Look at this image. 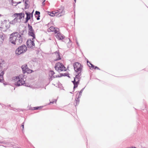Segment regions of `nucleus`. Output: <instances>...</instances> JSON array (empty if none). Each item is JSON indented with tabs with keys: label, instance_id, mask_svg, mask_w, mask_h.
I'll return each mask as SVG.
<instances>
[{
	"label": "nucleus",
	"instance_id": "8",
	"mask_svg": "<svg viewBox=\"0 0 148 148\" xmlns=\"http://www.w3.org/2000/svg\"><path fill=\"white\" fill-rule=\"evenodd\" d=\"M17 38L14 42L15 43V45H19L21 44L23 41V39L21 35V34L18 33V35L17 37Z\"/></svg>",
	"mask_w": 148,
	"mask_h": 148
},
{
	"label": "nucleus",
	"instance_id": "4",
	"mask_svg": "<svg viewBox=\"0 0 148 148\" xmlns=\"http://www.w3.org/2000/svg\"><path fill=\"white\" fill-rule=\"evenodd\" d=\"M21 69L23 74H25L26 73H30L34 71L28 67L27 65V64H25L22 65L21 66Z\"/></svg>",
	"mask_w": 148,
	"mask_h": 148
},
{
	"label": "nucleus",
	"instance_id": "43",
	"mask_svg": "<svg viewBox=\"0 0 148 148\" xmlns=\"http://www.w3.org/2000/svg\"><path fill=\"white\" fill-rule=\"evenodd\" d=\"M78 84L75 83L74 84V88H77L78 87Z\"/></svg>",
	"mask_w": 148,
	"mask_h": 148
},
{
	"label": "nucleus",
	"instance_id": "36",
	"mask_svg": "<svg viewBox=\"0 0 148 148\" xmlns=\"http://www.w3.org/2000/svg\"><path fill=\"white\" fill-rule=\"evenodd\" d=\"M17 3L16 2L14 1L13 3H12V5L13 6H16L17 5V4H16L17 3Z\"/></svg>",
	"mask_w": 148,
	"mask_h": 148
},
{
	"label": "nucleus",
	"instance_id": "23",
	"mask_svg": "<svg viewBox=\"0 0 148 148\" xmlns=\"http://www.w3.org/2000/svg\"><path fill=\"white\" fill-rule=\"evenodd\" d=\"M85 88V87H84V88H82V90L79 92V94L78 95V98H80L81 96L82 95L81 94L82 93V92L84 90V88Z\"/></svg>",
	"mask_w": 148,
	"mask_h": 148
},
{
	"label": "nucleus",
	"instance_id": "13",
	"mask_svg": "<svg viewBox=\"0 0 148 148\" xmlns=\"http://www.w3.org/2000/svg\"><path fill=\"white\" fill-rule=\"evenodd\" d=\"M4 60L1 59L0 60V72L2 70V65L4 64Z\"/></svg>",
	"mask_w": 148,
	"mask_h": 148
},
{
	"label": "nucleus",
	"instance_id": "7",
	"mask_svg": "<svg viewBox=\"0 0 148 148\" xmlns=\"http://www.w3.org/2000/svg\"><path fill=\"white\" fill-rule=\"evenodd\" d=\"M27 46L28 47H30L32 49L34 48L33 47L35 46L34 40H31V39H28L27 42Z\"/></svg>",
	"mask_w": 148,
	"mask_h": 148
},
{
	"label": "nucleus",
	"instance_id": "3",
	"mask_svg": "<svg viewBox=\"0 0 148 148\" xmlns=\"http://www.w3.org/2000/svg\"><path fill=\"white\" fill-rule=\"evenodd\" d=\"M18 35V33L17 32H13L11 34L9 38V42L12 44L15 45V43L14 42L17 38V37Z\"/></svg>",
	"mask_w": 148,
	"mask_h": 148
},
{
	"label": "nucleus",
	"instance_id": "40",
	"mask_svg": "<svg viewBox=\"0 0 148 148\" xmlns=\"http://www.w3.org/2000/svg\"><path fill=\"white\" fill-rule=\"evenodd\" d=\"M85 59L86 60V62H87V65H88V66H89V67H90V66H89V65L88 64V63L89 62V61H88V60L86 58H85Z\"/></svg>",
	"mask_w": 148,
	"mask_h": 148
},
{
	"label": "nucleus",
	"instance_id": "53",
	"mask_svg": "<svg viewBox=\"0 0 148 148\" xmlns=\"http://www.w3.org/2000/svg\"><path fill=\"white\" fill-rule=\"evenodd\" d=\"M79 82H80L79 80H78V81H76V84H78V85H79Z\"/></svg>",
	"mask_w": 148,
	"mask_h": 148
},
{
	"label": "nucleus",
	"instance_id": "15",
	"mask_svg": "<svg viewBox=\"0 0 148 148\" xmlns=\"http://www.w3.org/2000/svg\"><path fill=\"white\" fill-rule=\"evenodd\" d=\"M42 106L35 107L30 109V110H40L42 109Z\"/></svg>",
	"mask_w": 148,
	"mask_h": 148
},
{
	"label": "nucleus",
	"instance_id": "29",
	"mask_svg": "<svg viewBox=\"0 0 148 148\" xmlns=\"http://www.w3.org/2000/svg\"><path fill=\"white\" fill-rule=\"evenodd\" d=\"M60 66V65L59 64H58V62L56 63L55 65L54 68L56 70V69L58 68V66Z\"/></svg>",
	"mask_w": 148,
	"mask_h": 148
},
{
	"label": "nucleus",
	"instance_id": "62",
	"mask_svg": "<svg viewBox=\"0 0 148 148\" xmlns=\"http://www.w3.org/2000/svg\"><path fill=\"white\" fill-rule=\"evenodd\" d=\"M127 148H136L135 147H128Z\"/></svg>",
	"mask_w": 148,
	"mask_h": 148
},
{
	"label": "nucleus",
	"instance_id": "35",
	"mask_svg": "<svg viewBox=\"0 0 148 148\" xmlns=\"http://www.w3.org/2000/svg\"><path fill=\"white\" fill-rule=\"evenodd\" d=\"M50 72L51 73V76H53V75L55 73H54V71L52 70H51L50 71Z\"/></svg>",
	"mask_w": 148,
	"mask_h": 148
},
{
	"label": "nucleus",
	"instance_id": "18",
	"mask_svg": "<svg viewBox=\"0 0 148 148\" xmlns=\"http://www.w3.org/2000/svg\"><path fill=\"white\" fill-rule=\"evenodd\" d=\"M60 53H58V54L56 55V58L54 60L55 61H56L60 60L61 59V58L60 56Z\"/></svg>",
	"mask_w": 148,
	"mask_h": 148
},
{
	"label": "nucleus",
	"instance_id": "27",
	"mask_svg": "<svg viewBox=\"0 0 148 148\" xmlns=\"http://www.w3.org/2000/svg\"><path fill=\"white\" fill-rule=\"evenodd\" d=\"M29 5H28V4L27 3H25V8L24 9H26L29 8Z\"/></svg>",
	"mask_w": 148,
	"mask_h": 148
},
{
	"label": "nucleus",
	"instance_id": "61",
	"mask_svg": "<svg viewBox=\"0 0 148 148\" xmlns=\"http://www.w3.org/2000/svg\"><path fill=\"white\" fill-rule=\"evenodd\" d=\"M52 12V13L51 14V15H54V16L56 15H55V14H56L55 13H53V12Z\"/></svg>",
	"mask_w": 148,
	"mask_h": 148
},
{
	"label": "nucleus",
	"instance_id": "32",
	"mask_svg": "<svg viewBox=\"0 0 148 148\" xmlns=\"http://www.w3.org/2000/svg\"><path fill=\"white\" fill-rule=\"evenodd\" d=\"M66 73H60V77H61L62 76H66Z\"/></svg>",
	"mask_w": 148,
	"mask_h": 148
},
{
	"label": "nucleus",
	"instance_id": "52",
	"mask_svg": "<svg viewBox=\"0 0 148 148\" xmlns=\"http://www.w3.org/2000/svg\"><path fill=\"white\" fill-rule=\"evenodd\" d=\"M34 10H33L32 12L30 13L31 14V16H32V18L33 17V13H34Z\"/></svg>",
	"mask_w": 148,
	"mask_h": 148
},
{
	"label": "nucleus",
	"instance_id": "17",
	"mask_svg": "<svg viewBox=\"0 0 148 148\" xmlns=\"http://www.w3.org/2000/svg\"><path fill=\"white\" fill-rule=\"evenodd\" d=\"M27 32V30L26 29V27H25V28L23 29V30H22L19 33H20V34L21 35H23L24 33H26Z\"/></svg>",
	"mask_w": 148,
	"mask_h": 148
},
{
	"label": "nucleus",
	"instance_id": "31",
	"mask_svg": "<svg viewBox=\"0 0 148 148\" xmlns=\"http://www.w3.org/2000/svg\"><path fill=\"white\" fill-rule=\"evenodd\" d=\"M56 99H54L52 101H50L49 103V105L51 103L53 104L55 102H56Z\"/></svg>",
	"mask_w": 148,
	"mask_h": 148
},
{
	"label": "nucleus",
	"instance_id": "63",
	"mask_svg": "<svg viewBox=\"0 0 148 148\" xmlns=\"http://www.w3.org/2000/svg\"><path fill=\"white\" fill-rule=\"evenodd\" d=\"M81 76H79V77L78 79H78V80H80V79H81Z\"/></svg>",
	"mask_w": 148,
	"mask_h": 148
},
{
	"label": "nucleus",
	"instance_id": "24",
	"mask_svg": "<svg viewBox=\"0 0 148 148\" xmlns=\"http://www.w3.org/2000/svg\"><path fill=\"white\" fill-rule=\"evenodd\" d=\"M0 144H3L6 145H8L9 144V143L5 141H0Z\"/></svg>",
	"mask_w": 148,
	"mask_h": 148
},
{
	"label": "nucleus",
	"instance_id": "45",
	"mask_svg": "<svg viewBox=\"0 0 148 148\" xmlns=\"http://www.w3.org/2000/svg\"><path fill=\"white\" fill-rule=\"evenodd\" d=\"M60 53L59 52V50H58L56 51L55 52H54V53L56 55V54L57 55L58 54V53Z\"/></svg>",
	"mask_w": 148,
	"mask_h": 148
},
{
	"label": "nucleus",
	"instance_id": "34",
	"mask_svg": "<svg viewBox=\"0 0 148 148\" xmlns=\"http://www.w3.org/2000/svg\"><path fill=\"white\" fill-rule=\"evenodd\" d=\"M7 22V21L6 20H4V21H2L1 22V25H3V24H6V23Z\"/></svg>",
	"mask_w": 148,
	"mask_h": 148
},
{
	"label": "nucleus",
	"instance_id": "58",
	"mask_svg": "<svg viewBox=\"0 0 148 148\" xmlns=\"http://www.w3.org/2000/svg\"><path fill=\"white\" fill-rule=\"evenodd\" d=\"M22 13V18H24V17H25V14H24V13L22 12H21Z\"/></svg>",
	"mask_w": 148,
	"mask_h": 148
},
{
	"label": "nucleus",
	"instance_id": "11",
	"mask_svg": "<svg viewBox=\"0 0 148 148\" xmlns=\"http://www.w3.org/2000/svg\"><path fill=\"white\" fill-rule=\"evenodd\" d=\"M28 35L29 36L33 37V39L36 38L35 35L34 33V31L28 32Z\"/></svg>",
	"mask_w": 148,
	"mask_h": 148
},
{
	"label": "nucleus",
	"instance_id": "33",
	"mask_svg": "<svg viewBox=\"0 0 148 148\" xmlns=\"http://www.w3.org/2000/svg\"><path fill=\"white\" fill-rule=\"evenodd\" d=\"M29 18H28L27 17H26L25 19H26V20L25 21V22H24V23H27V22H28V21L30 19H29Z\"/></svg>",
	"mask_w": 148,
	"mask_h": 148
},
{
	"label": "nucleus",
	"instance_id": "21",
	"mask_svg": "<svg viewBox=\"0 0 148 148\" xmlns=\"http://www.w3.org/2000/svg\"><path fill=\"white\" fill-rule=\"evenodd\" d=\"M80 98H78V97L76 98L75 99V100L76 101V105H75V106L78 105L79 103V99Z\"/></svg>",
	"mask_w": 148,
	"mask_h": 148
},
{
	"label": "nucleus",
	"instance_id": "48",
	"mask_svg": "<svg viewBox=\"0 0 148 148\" xmlns=\"http://www.w3.org/2000/svg\"><path fill=\"white\" fill-rule=\"evenodd\" d=\"M18 19V18L16 16L15 18L14 19L16 23L17 21V20Z\"/></svg>",
	"mask_w": 148,
	"mask_h": 148
},
{
	"label": "nucleus",
	"instance_id": "2",
	"mask_svg": "<svg viewBox=\"0 0 148 148\" xmlns=\"http://www.w3.org/2000/svg\"><path fill=\"white\" fill-rule=\"evenodd\" d=\"M27 50V47L25 45H23L18 47L16 50L15 53L20 55L25 53Z\"/></svg>",
	"mask_w": 148,
	"mask_h": 148
},
{
	"label": "nucleus",
	"instance_id": "42",
	"mask_svg": "<svg viewBox=\"0 0 148 148\" xmlns=\"http://www.w3.org/2000/svg\"><path fill=\"white\" fill-rule=\"evenodd\" d=\"M53 78H55L56 77H60V76L59 75H58L53 76Z\"/></svg>",
	"mask_w": 148,
	"mask_h": 148
},
{
	"label": "nucleus",
	"instance_id": "30",
	"mask_svg": "<svg viewBox=\"0 0 148 148\" xmlns=\"http://www.w3.org/2000/svg\"><path fill=\"white\" fill-rule=\"evenodd\" d=\"M16 22L14 20H12L11 21H10V24L14 25L16 23Z\"/></svg>",
	"mask_w": 148,
	"mask_h": 148
},
{
	"label": "nucleus",
	"instance_id": "25",
	"mask_svg": "<svg viewBox=\"0 0 148 148\" xmlns=\"http://www.w3.org/2000/svg\"><path fill=\"white\" fill-rule=\"evenodd\" d=\"M0 28L1 29H0V30L1 31H3V32H5L7 31L6 29H5L3 27V25H1V26L0 27Z\"/></svg>",
	"mask_w": 148,
	"mask_h": 148
},
{
	"label": "nucleus",
	"instance_id": "50",
	"mask_svg": "<svg viewBox=\"0 0 148 148\" xmlns=\"http://www.w3.org/2000/svg\"><path fill=\"white\" fill-rule=\"evenodd\" d=\"M24 122H23V123L21 124V126L23 128V130L24 127Z\"/></svg>",
	"mask_w": 148,
	"mask_h": 148
},
{
	"label": "nucleus",
	"instance_id": "44",
	"mask_svg": "<svg viewBox=\"0 0 148 148\" xmlns=\"http://www.w3.org/2000/svg\"><path fill=\"white\" fill-rule=\"evenodd\" d=\"M53 76H50V78H49V81L51 82L53 79Z\"/></svg>",
	"mask_w": 148,
	"mask_h": 148
},
{
	"label": "nucleus",
	"instance_id": "47",
	"mask_svg": "<svg viewBox=\"0 0 148 148\" xmlns=\"http://www.w3.org/2000/svg\"><path fill=\"white\" fill-rule=\"evenodd\" d=\"M77 76L75 75V77L74 78L76 79V80H77V79H78L79 77V76Z\"/></svg>",
	"mask_w": 148,
	"mask_h": 148
},
{
	"label": "nucleus",
	"instance_id": "38",
	"mask_svg": "<svg viewBox=\"0 0 148 148\" xmlns=\"http://www.w3.org/2000/svg\"><path fill=\"white\" fill-rule=\"evenodd\" d=\"M4 79L3 78H1L0 77V82L3 83V82Z\"/></svg>",
	"mask_w": 148,
	"mask_h": 148
},
{
	"label": "nucleus",
	"instance_id": "9",
	"mask_svg": "<svg viewBox=\"0 0 148 148\" xmlns=\"http://www.w3.org/2000/svg\"><path fill=\"white\" fill-rule=\"evenodd\" d=\"M56 37L59 40H62L65 38V36L59 32L56 35Z\"/></svg>",
	"mask_w": 148,
	"mask_h": 148
},
{
	"label": "nucleus",
	"instance_id": "5",
	"mask_svg": "<svg viewBox=\"0 0 148 148\" xmlns=\"http://www.w3.org/2000/svg\"><path fill=\"white\" fill-rule=\"evenodd\" d=\"M64 9V7L62 6L60 9H58L56 11L55 14L57 17H60L64 14L65 12Z\"/></svg>",
	"mask_w": 148,
	"mask_h": 148
},
{
	"label": "nucleus",
	"instance_id": "64",
	"mask_svg": "<svg viewBox=\"0 0 148 148\" xmlns=\"http://www.w3.org/2000/svg\"><path fill=\"white\" fill-rule=\"evenodd\" d=\"M74 88V87L73 86V92H74L75 90V88Z\"/></svg>",
	"mask_w": 148,
	"mask_h": 148
},
{
	"label": "nucleus",
	"instance_id": "19",
	"mask_svg": "<svg viewBox=\"0 0 148 148\" xmlns=\"http://www.w3.org/2000/svg\"><path fill=\"white\" fill-rule=\"evenodd\" d=\"M55 29V27H54L53 26H51V27H50L49 29H49H48V32H53L54 29Z\"/></svg>",
	"mask_w": 148,
	"mask_h": 148
},
{
	"label": "nucleus",
	"instance_id": "20",
	"mask_svg": "<svg viewBox=\"0 0 148 148\" xmlns=\"http://www.w3.org/2000/svg\"><path fill=\"white\" fill-rule=\"evenodd\" d=\"M28 26L29 28V31L28 32H31V31H34V30L33 29L32 26L31 25L29 24H28Z\"/></svg>",
	"mask_w": 148,
	"mask_h": 148
},
{
	"label": "nucleus",
	"instance_id": "41",
	"mask_svg": "<svg viewBox=\"0 0 148 148\" xmlns=\"http://www.w3.org/2000/svg\"><path fill=\"white\" fill-rule=\"evenodd\" d=\"M10 25L9 26L8 25H5V27L6 28V30L8 29L9 28Z\"/></svg>",
	"mask_w": 148,
	"mask_h": 148
},
{
	"label": "nucleus",
	"instance_id": "28",
	"mask_svg": "<svg viewBox=\"0 0 148 148\" xmlns=\"http://www.w3.org/2000/svg\"><path fill=\"white\" fill-rule=\"evenodd\" d=\"M59 30V29L57 27H55V29H54L53 32H54L55 34L58 33V31Z\"/></svg>",
	"mask_w": 148,
	"mask_h": 148
},
{
	"label": "nucleus",
	"instance_id": "60",
	"mask_svg": "<svg viewBox=\"0 0 148 148\" xmlns=\"http://www.w3.org/2000/svg\"><path fill=\"white\" fill-rule=\"evenodd\" d=\"M21 3V1H19V2H17V5L18 4H20V3Z\"/></svg>",
	"mask_w": 148,
	"mask_h": 148
},
{
	"label": "nucleus",
	"instance_id": "49",
	"mask_svg": "<svg viewBox=\"0 0 148 148\" xmlns=\"http://www.w3.org/2000/svg\"><path fill=\"white\" fill-rule=\"evenodd\" d=\"M94 69H97L99 70H100V69L97 66H95V67L94 68Z\"/></svg>",
	"mask_w": 148,
	"mask_h": 148
},
{
	"label": "nucleus",
	"instance_id": "46",
	"mask_svg": "<svg viewBox=\"0 0 148 148\" xmlns=\"http://www.w3.org/2000/svg\"><path fill=\"white\" fill-rule=\"evenodd\" d=\"M76 79H75L74 78V80L73 81H72V82L73 83V84H74L76 83Z\"/></svg>",
	"mask_w": 148,
	"mask_h": 148
},
{
	"label": "nucleus",
	"instance_id": "57",
	"mask_svg": "<svg viewBox=\"0 0 148 148\" xmlns=\"http://www.w3.org/2000/svg\"><path fill=\"white\" fill-rule=\"evenodd\" d=\"M76 43L77 45L78 46H79V43H78V42L77 41V40H76Z\"/></svg>",
	"mask_w": 148,
	"mask_h": 148
},
{
	"label": "nucleus",
	"instance_id": "16",
	"mask_svg": "<svg viewBox=\"0 0 148 148\" xmlns=\"http://www.w3.org/2000/svg\"><path fill=\"white\" fill-rule=\"evenodd\" d=\"M25 13L26 15V17H27L28 18H29V19H30L31 17H32L30 13L29 12H27L26 11H25Z\"/></svg>",
	"mask_w": 148,
	"mask_h": 148
},
{
	"label": "nucleus",
	"instance_id": "51",
	"mask_svg": "<svg viewBox=\"0 0 148 148\" xmlns=\"http://www.w3.org/2000/svg\"><path fill=\"white\" fill-rule=\"evenodd\" d=\"M90 65L91 66H90V67H89L92 68L94 69V68L95 67V66L94 65L92 64H90Z\"/></svg>",
	"mask_w": 148,
	"mask_h": 148
},
{
	"label": "nucleus",
	"instance_id": "55",
	"mask_svg": "<svg viewBox=\"0 0 148 148\" xmlns=\"http://www.w3.org/2000/svg\"><path fill=\"white\" fill-rule=\"evenodd\" d=\"M29 0H23L24 3H26L28 2Z\"/></svg>",
	"mask_w": 148,
	"mask_h": 148
},
{
	"label": "nucleus",
	"instance_id": "54",
	"mask_svg": "<svg viewBox=\"0 0 148 148\" xmlns=\"http://www.w3.org/2000/svg\"><path fill=\"white\" fill-rule=\"evenodd\" d=\"M46 0H43V1L42 2V4L43 5H45V1Z\"/></svg>",
	"mask_w": 148,
	"mask_h": 148
},
{
	"label": "nucleus",
	"instance_id": "37",
	"mask_svg": "<svg viewBox=\"0 0 148 148\" xmlns=\"http://www.w3.org/2000/svg\"><path fill=\"white\" fill-rule=\"evenodd\" d=\"M52 13V12H48V14L50 16H54V15H51V14Z\"/></svg>",
	"mask_w": 148,
	"mask_h": 148
},
{
	"label": "nucleus",
	"instance_id": "10",
	"mask_svg": "<svg viewBox=\"0 0 148 148\" xmlns=\"http://www.w3.org/2000/svg\"><path fill=\"white\" fill-rule=\"evenodd\" d=\"M34 15L35 17L36 18L37 20H39L40 19V12L36 11Z\"/></svg>",
	"mask_w": 148,
	"mask_h": 148
},
{
	"label": "nucleus",
	"instance_id": "12",
	"mask_svg": "<svg viewBox=\"0 0 148 148\" xmlns=\"http://www.w3.org/2000/svg\"><path fill=\"white\" fill-rule=\"evenodd\" d=\"M14 15L15 16H16L17 17H19V19L21 20L22 18V13H15L14 14Z\"/></svg>",
	"mask_w": 148,
	"mask_h": 148
},
{
	"label": "nucleus",
	"instance_id": "56",
	"mask_svg": "<svg viewBox=\"0 0 148 148\" xmlns=\"http://www.w3.org/2000/svg\"><path fill=\"white\" fill-rule=\"evenodd\" d=\"M60 66H59L58 68L56 69V70L57 71H58L59 70H60Z\"/></svg>",
	"mask_w": 148,
	"mask_h": 148
},
{
	"label": "nucleus",
	"instance_id": "14",
	"mask_svg": "<svg viewBox=\"0 0 148 148\" xmlns=\"http://www.w3.org/2000/svg\"><path fill=\"white\" fill-rule=\"evenodd\" d=\"M82 70L80 71H75V75L77 76H81L82 74L81 72H82Z\"/></svg>",
	"mask_w": 148,
	"mask_h": 148
},
{
	"label": "nucleus",
	"instance_id": "22",
	"mask_svg": "<svg viewBox=\"0 0 148 148\" xmlns=\"http://www.w3.org/2000/svg\"><path fill=\"white\" fill-rule=\"evenodd\" d=\"M58 64H59L60 66V68H62L63 69H65L66 68L65 66H64L63 64L61 62H58Z\"/></svg>",
	"mask_w": 148,
	"mask_h": 148
},
{
	"label": "nucleus",
	"instance_id": "1",
	"mask_svg": "<svg viewBox=\"0 0 148 148\" xmlns=\"http://www.w3.org/2000/svg\"><path fill=\"white\" fill-rule=\"evenodd\" d=\"M26 77V76L23 74L20 75L16 77V79H18V81L14 83V85L16 86L24 85L25 83Z\"/></svg>",
	"mask_w": 148,
	"mask_h": 148
},
{
	"label": "nucleus",
	"instance_id": "59",
	"mask_svg": "<svg viewBox=\"0 0 148 148\" xmlns=\"http://www.w3.org/2000/svg\"><path fill=\"white\" fill-rule=\"evenodd\" d=\"M0 37H1V39H2L3 41L4 39H3V35H1V36H0Z\"/></svg>",
	"mask_w": 148,
	"mask_h": 148
},
{
	"label": "nucleus",
	"instance_id": "6",
	"mask_svg": "<svg viewBox=\"0 0 148 148\" xmlns=\"http://www.w3.org/2000/svg\"><path fill=\"white\" fill-rule=\"evenodd\" d=\"M75 71L82 70L83 66L78 62H75L73 64Z\"/></svg>",
	"mask_w": 148,
	"mask_h": 148
},
{
	"label": "nucleus",
	"instance_id": "39",
	"mask_svg": "<svg viewBox=\"0 0 148 148\" xmlns=\"http://www.w3.org/2000/svg\"><path fill=\"white\" fill-rule=\"evenodd\" d=\"M66 76H67L69 78H70V77L69 76V73H66Z\"/></svg>",
	"mask_w": 148,
	"mask_h": 148
},
{
	"label": "nucleus",
	"instance_id": "26",
	"mask_svg": "<svg viewBox=\"0 0 148 148\" xmlns=\"http://www.w3.org/2000/svg\"><path fill=\"white\" fill-rule=\"evenodd\" d=\"M4 74V70L2 71L0 73V77L1 78H3V76Z\"/></svg>",
	"mask_w": 148,
	"mask_h": 148
}]
</instances>
